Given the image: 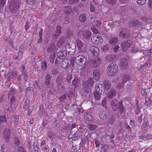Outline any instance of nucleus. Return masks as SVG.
Returning <instances> with one entry per match:
<instances>
[{"label": "nucleus", "mask_w": 152, "mask_h": 152, "mask_svg": "<svg viewBox=\"0 0 152 152\" xmlns=\"http://www.w3.org/2000/svg\"><path fill=\"white\" fill-rule=\"evenodd\" d=\"M66 79L69 83L71 82V80L72 78V74L70 73H67Z\"/></svg>", "instance_id": "ea45409f"}, {"label": "nucleus", "mask_w": 152, "mask_h": 152, "mask_svg": "<svg viewBox=\"0 0 152 152\" xmlns=\"http://www.w3.org/2000/svg\"><path fill=\"white\" fill-rule=\"evenodd\" d=\"M118 41V38L115 37H111L109 41V43L111 45H114L116 44Z\"/></svg>", "instance_id": "bb28decb"}, {"label": "nucleus", "mask_w": 152, "mask_h": 152, "mask_svg": "<svg viewBox=\"0 0 152 152\" xmlns=\"http://www.w3.org/2000/svg\"><path fill=\"white\" fill-rule=\"evenodd\" d=\"M140 111L139 109L138 103H137V106L136 107L134 110L135 113L136 115H138L139 114Z\"/></svg>", "instance_id": "680f3d73"}, {"label": "nucleus", "mask_w": 152, "mask_h": 152, "mask_svg": "<svg viewBox=\"0 0 152 152\" xmlns=\"http://www.w3.org/2000/svg\"><path fill=\"white\" fill-rule=\"evenodd\" d=\"M23 81H24V83H26L28 80V75L26 71L23 72L22 73Z\"/></svg>", "instance_id": "c756f323"}, {"label": "nucleus", "mask_w": 152, "mask_h": 152, "mask_svg": "<svg viewBox=\"0 0 152 152\" xmlns=\"http://www.w3.org/2000/svg\"><path fill=\"white\" fill-rule=\"evenodd\" d=\"M6 0H0V7H3L6 4Z\"/></svg>", "instance_id": "bf43d9fd"}, {"label": "nucleus", "mask_w": 152, "mask_h": 152, "mask_svg": "<svg viewBox=\"0 0 152 152\" xmlns=\"http://www.w3.org/2000/svg\"><path fill=\"white\" fill-rule=\"evenodd\" d=\"M6 69L5 66L0 63V77L4 75V76L7 78L8 81H10L11 79L14 77H16L17 73L15 72H11L10 69Z\"/></svg>", "instance_id": "f257e3e1"}, {"label": "nucleus", "mask_w": 152, "mask_h": 152, "mask_svg": "<svg viewBox=\"0 0 152 152\" xmlns=\"http://www.w3.org/2000/svg\"><path fill=\"white\" fill-rule=\"evenodd\" d=\"M70 63L71 61L69 59H64L61 62V67L64 69L67 68L69 67Z\"/></svg>", "instance_id": "ddd939ff"}, {"label": "nucleus", "mask_w": 152, "mask_h": 152, "mask_svg": "<svg viewBox=\"0 0 152 152\" xmlns=\"http://www.w3.org/2000/svg\"><path fill=\"white\" fill-rule=\"evenodd\" d=\"M78 34H82L83 37L86 39L90 38L91 35V32L88 30H86L84 31H79Z\"/></svg>", "instance_id": "f8f14e48"}, {"label": "nucleus", "mask_w": 152, "mask_h": 152, "mask_svg": "<svg viewBox=\"0 0 152 152\" xmlns=\"http://www.w3.org/2000/svg\"><path fill=\"white\" fill-rule=\"evenodd\" d=\"M132 43V42L130 40H127L126 41L122 42L121 44V46L122 50L124 51H127Z\"/></svg>", "instance_id": "9d476101"}, {"label": "nucleus", "mask_w": 152, "mask_h": 152, "mask_svg": "<svg viewBox=\"0 0 152 152\" xmlns=\"http://www.w3.org/2000/svg\"><path fill=\"white\" fill-rule=\"evenodd\" d=\"M134 93V89H133L131 87L129 86L127 88V94L128 95L132 96Z\"/></svg>", "instance_id": "e433bc0d"}, {"label": "nucleus", "mask_w": 152, "mask_h": 152, "mask_svg": "<svg viewBox=\"0 0 152 152\" xmlns=\"http://www.w3.org/2000/svg\"><path fill=\"white\" fill-rule=\"evenodd\" d=\"M125 83H123V82H122L121 83H119V84H118L117 87V88L118 89H121V88H124V84Z\"/></svg>", "instance_id": "338daca9"}, {"label": "nucleus", "mask_w": 152, "mask_h": 152, "mask_svg": "<svg viewBox=\"0 0 152 152\" xmlns=\"http://www.w3.org/2000/svg\"><path fill=\"white\" fill-rule=\"evenodd\" d=\"M18 152H26L23 148L21 146L19 147L18 149Z\"/></svg>", "instance_id": "774afa93"}, {"label": "nucleus", "mask_w": 152, "mask_h": 152, "mask_svg": "<svg viewBox=\"0 0 152 152\" xmlns=\"http://www.w3.org/2000/svg\"><path fill=\"white\" fill-rule=\"evenodd\" d=\"M101 149L103 152H106L108 149L107 146L105 145H102Z\"/></svg>", "instance_id": "69168bd1"}, {"label": "nucleus", "mask_w": 152, "mask_h": 152, "mask_svg": "<svg viewBox=\"0 0 152 152\" xmlns=\"http://www.w3.org/2000/svg\"><path fill=\"white\" fill-rule=\"evenodd\" d=\"M107 2L110 5H113L116 4V0H106Z\"/></svg>", "instance_id": "6e6d98bb"}, {"label": "nucleus", "mask_w": 152, "mask_h": 152, "mask_svg": "<svg viewBox=\"0 0 152 152\" xmlns=\"http://www.w3.org/2000/svg\"><path fill=\"white\" fill-rule=\"evenodd\" d=\"M130 36V31L127 28H123L121 29L119 36L123 38L126 39Z\"/></svg>", "instance_id": "6e6552de"}, {"label": "nucleus", "mask_w": 152, "mask_h": 152, "mask_svg": "<svg viewBox=\"0 0 152 152\" xmlns=\"http://www.w3.org/2000/svg\"><path fill=\"white\" fill-rule=\"evenodd\" d=\"M79 20L81 22H84L86 20V18L84 13L81 14L79 17Z\"/></svg>", "instance_id": "4c0bfd02"}, {"label": "nucleus", "mask_w": 152, "mask_h": 152, "mask_svg": "<svg viewBox=\"0 0 152 152\" xmlns=\"http://www.w3.org/2000/svg\"><path fill=\"white\" fill-rule=\"evenodd\" d=\"M110 103L114 111H115L119 109V112L121 114L123 113L125 108L123 106L122 101H120L118 102L117 100L113 99L110 101Z\"/></svg>", "instance_id": "f03ea898"}, {"label": "nucleus", "mask_w": 152, "mask_h": 152, "mask_svg": "<svg viewBox=\"0 0 152 152\" xmlns=\"http://www.w3.org/2000/svg\"><path fill=\"white\" fill-rule=\"evenodd\" d=\"M79 0H69V3L71 5H75L77 3Z\"/></svg>", "instance_id": "09e8293b"}, {"label": "nucleus", "mask_w": 152, "mask_h": 152, "mask_svg": "<svg viewBox=\"0 0 152 152\" xmlns=\"http://www.w3.org/2000/svg\"><path fill=\"white\" fill-rule=\"evenodd\" d=\"M130 79V77L126 75H124L122 77V81L124 83L127 81L129 80Z\"/></svg>", "instance_id": "37998d69"}, {"label": "nucleus", "mask_w": 152, "mask_h": 152, "mask_svg": "<svg viewBox=\"0 0 152 152\" xmlns=\"http://www.w3.org/2000/svg\"><path fill=\"white\" fill-rule=\"evenodd\" d=\"M56 48V46L54 45H51L47 49V51L49 53L53 51Z\"/></svg>", "instance_id": "79ce46f5"}, {"label": "nucleus", "mask_w": 152, "mask_h": 152, "mask_svg": "<svg viewBox=\"0 0 152 152\" xmlns=\"http://www.w3.org/2000/svg\"><path fill=\"white\" fill-rule=\"evenodd\" d=\"M63 77L62 76H58L57 78L56 82L57 85L60 86L61 85L63 82Z\"/></svg>", "instance_id": "7c9ffc66"}, {"label": "nucleus", "mask_w": 152, "mask_h": 152, "mask_svg": "<svg viewBox=\"0 0 152 152\" xmlns=\"http://www.w3.org/2000/svg\"><path fill=\"white\" fill-rule=\"evenodd\" d=\"M72 84L75 88L78 86L80 84V80L77 77H75L72 82Z\"/></svg>", "instance_id": "a878e982"}, {"label": "nucleus", "mask_w": 152, "mask_h": 152, "mask_svg": "<svg viewBox=\"0 0 152 152\" xmlns=\"http://www.w3.org/2000/svg\"><path fill=\"white\" fill-rule=\"evenodd\" d=\"M116 93L114 89H111L108 93L107 96L108 98L111 99L116 96Z\"/></svg>", "instance_id": "b1692460"}, {"label": "nucleus", "mask_w": 152, "mask_h": 152, "mask_svg": "<svg viewBox=\"0 0 152 152\" xmlns=\"http://www.w3.org/2000/svg\"><path fill=\"white\" fill-rule=\"evenodd\" d=\"M88 127L90 131H93L97 127V126L96 125L90 124L88 125Z\"/></svg>", "instance_id": "c03bdc74"}, {"label": "nucleus", "mask_w": 152, "mask_h": 152, "mask_svg": "<svg viewBox=\"0 0 152 152\" xmlns=\"http://www.w3.org/2000/svg\"><path fill=\"white\" fill-rule=\"evenodd\" d=\"M118 65L114 63H111L107 66V73L109 76H112L115 75L118 70Z\"/></svg>", "instance_id": "39448f33"}, {"label": "nucleus", "mask_w": 152, "mask_h": 152, "mask_svg": "<svg viewBox=\"0 0 152 152\" xmlns=\"http://www.w3.org/2000/svg\"><path fill=\"white\" fill-rule=\"evenodd\" d=\"M103 93H100V92L95 91L94 93L95 99L96 100H99L101 98V94Z\"/></svg>", "instance_id": "2f4dec72"}, {"label": "nucleus", "mask_w": 152, "mask_h": 152, "mask_svg": "<svg viewBox=\"0 0 152 152\" xmlns=\"http://www.w3.org/2000/svg\"><path fill=\"white\" fill-rule=\"evenodd\" d=\"M95 11V8L94 6L91 4L90 5V11L91 12H94Z\"/></svg>", "instance_id": "0e129e2a"}, {"label": "nucleus", "mask_w": 152, "mask_h": 152, "mask_svg": "<svg viewBox=\"0 0 152 152\" xmlns=\"http://www.w3.org/2000/svg\"><path fill=\"white\" fill-rule=\"evenodd\" d=\"M66 99V95L65 94H63L62 96L60 98V101L61 102H64L65 99Z\"/></svg>", "instance_id": "4d7b16f0"}, {"label": "nucleus", "mask_w": 152, "mask_h": 152, "mask_svg": "<svg viewBox=\"0 0 152 152\" xmlns=\"http://www.w3.org/2000/svg\"><path fill=\"white\" fill-rule=\"evenodd\" d=\"M149 125V121L148 120H144V122L141 127L142 131H146L148 128Z\"/></svg>", "instance_id": "393cba45"}, {"label": "nucleus", "mask_w": 152, "mask_h": 152, "mask_svg": "<svg viewBox=\"0 0 152 152\" xmlns=\"http://www.w3.org/2000/svg\"><path fill=\"white\" fill-rule=\"evenodd\" d=\"M94 83V80L92 78H90L82 83V85L85 88H91Z\"/></svg>", "instance_id": "0eeeda50"}, {"label": "nucleus", "mask_w": 152, "mask_h": 152, "mask_svg": "<svg viewBox=\"0 0 152 152\" xmlns=\"http://www.w3.org/2000/svg\"><path fill=\"white\" fill-rule=\"evenodd\" d=\"M101 62V60L99 58L93 59L91 63V66L93 67H96L100 65Z\"/></svg>", "instance_id": "4468645a"}, {"label": "nucleus", "mask_w": 152, "mask_h": 152, "mask_svg": "<svg viewBox=\"0 0 152 152\" xmlns=\"http://www.w3.org/2000/svg\"><path fill=\"white\" fill-rule=\"evenodd\" d=\"M72 7L70 6H66L64 7V12L67 15H70L72 12Z\"/></svg>", "instance_id": "4be33fe9"}, {"label": "nucleus", "mask_w": 152, "mask_h": 152, "mask_svg": "<svg viewBox=\"0 0 152 152\" xmlns=\"http://www.w3.org/2000/svg\"><path fill=\"white\" fill-rule=\"evenodd\" d=\"M147 0H137V3L140 5L144 4L146 2Z\"/></svg>", "instance_id": "603ef678"}, {"label": "nucleus", "mask_w": 152, "mask_h": 152, "mask_svg": "<svg viewBox=\"0 0 152 152\" xmlns=\"http://www.w3.org/2000/svg\"><path fill=\"white\" fill-rule=\"evenodd\" d=\"M99 117L102 120H105L108 116V114L106 111L101 110L99 113Z\"/></svg>", "instance_id": "f3484780"}, {"label": "nucleus", "mask_w": 152, "mask_h": 152, "mask_svg": "<svg viewBox=\"0 0 152 152\" xmlns=\"http://www.w3.org/2000/svg\"><path fill=\"white\" fill-rule=\"evenodd\" d=\"M15 143L17 146H18L20 144V141L18 137H15Z\"/></svg>", "instance_id": "e2e57ef3"}, {"label": "nucleus", "mask_w": 152, "mask_h": 152, "mask_svg": "<svg viewBox=\"0 0 152 152\" xmlns=\"http://www.w3.org/2000/svg\"><path fill=\"white\" fill-rule=\"evenodd\" d=\"M151 100L150 99H148V100H145V105L148 106H150L151 105Z\"/></svg>", "instance_id": "052dcab7"}, {"label": "nucleus", "mask_w": 152, "mask_h": 152, "mask_svg": "<svg viewBox=\"0 0 152 152\" xmlns=\"http://www.w3.org/2000/svg\"><path fill=\"white\" fill-rule=\"evenodd\" d=\"M76 43L79 50H81L84 45L83 42L80 39H78L77 40Z\"/></svg>", "instance_id": "72a5a7b5"}, {"label": "nucleus", "mask_w": 152, "mask_h": 152, "mask_svg": "<svg viewBox=\"0 0 152 152\" xmlns=\"http://www.w3.org/2000/svg\"><path fill=\"white\" fill-rule=\"evenodd\" d=\"M102 105L104 108L107 107V98L105 97L102 102Z\"/></svg>", "instance_id": "8fccbe9b"}, {"label": "nucleus", "mask_w": 152, "mask_h": 152, "mask_svg": "<svg viewBox=\"0 0 152 152\" xmlns=\"http://www.w3.org/2000/svg\"><path fill=\"white\" fill-rule=\"evenodd\" d=\"M93 77L96 80H98L100 77V72L99 70L95 69L94 70L93 73Z\"/></svg>", "instance_id": "5701e85b"}, {"label": "nucleus", "mask_w": 152, "mask_h": 152, "mask_svg": "<svg viewBox=\"0 0 152 152\" xmlns=\"http://www.w3.org/2000/svg\"><path fill=\"white\" fill-rule=\"evenodd\" d=\"M51 80V77L49 74L47 75L45 77V84L48 86L49 85Z\"/></svg>", "instance_id": "f704fd0d"}, {"label": "nucleus", "mask_w": 152, "mask_h": 152, "mask_svg": "<svg viewBox=\"0 0 152 152\" xmlns=\"http://www.w3.org/2000/svg\"><path fill=\"white\" fill-rule=\"evenodd\" d=\"M35 0H26V3L27 4H30L31 5H34L35 4Z\"/></svg>", "instance_id": "864d4df0"}, {"label": "nucleus", "mask_w": 152, "mask_h": 152, "mask_svg": "<svg viewBox=\"0 0 152 152\" xmlns=\"http://www.w3.org/2000/svg\"><path fill=\"white\" fill-rule=\"evenodd\" d=\"M89 50L94 56H97L99 52V49L97 47L94 46H91Z\"/></svg>", "instance_id": "2eb2a0df"}, {"label": "nucleus", "mask_w": 152, "mask_h": 152, "mask_svg": "<svg viewBox=\"0 0 152 152\" xmlns=\"http://www.w3.org/2000/svg\"><path fill=\"white\" fill-rule=\"evenodd\" d=\"M11 130L9 129H6L3 132V137L7 142H9L10 138Z\"/></svg>", "instance_id": "9b49d317"}, {"label": "nucleus", "mask_w": 152, "mask_h": 152, "mask_svg": "<svg viewBox=\"0 0 152 152\" xmlns=\"http://www.w3.org/2000/svg\"><path fill=\"white\" fill-rule=\"evenodd\" d=\"M115 56L113 55H108L106 57V61L109 62H112L114 60Z\"/></svg>", "instance_id": "473e14b6"}, {"label": "nucleus", "mask_w": 152, "mask_h": 152, "mask_svg": "<svg viewBox=\"0 0 152 152\" xmlns=\"http://www.w3.org/2000/svg\"><path fill=\"white\" fill-rule=\"evenodd\" d=\"M109 48V45L107 44L102 47V49L104 52H106L108 50Z\"/></svg>", "instance_id": "5fc2aeb1"}, {"label": "nucleus", "mask_w": 152, "mask_h": 152, "mask_svg": "<svg viewBox=\"0 0 152 152\" xmlns=\"http://www.w3.org/2000/svg\"><path fill=\"white\" fill-rule=\"evenodd\" d=\"M149 91V89H145V90H142L141 93L142 95L144 97V98L146 99L147 97L149 95L148 91Z\"/></svg>", "instance_id": "c9c22d12"}, {"label": "nucleus", "mask_w": 152, "mask_h": 152, "mask_svg": "<svg viewBox=\"0 0 152 152\" xmlns=\"http://www.w3.org/2000/svg\"><path fill=\"white\" fill-rule=\"evenodd\" d=\"M82 133L81 131H77L74 134V136L77 138V139L79 138L82 136Z\"/></svg>", "instance_id": "a18cd8bd"}, {"label": "nucleus", "mask_w": 152, "mask_h": 152, "mask_svg": "<svg viewBox=\"0 0 152 152\" xmlns=\"http://www.w3.org/2000/svg\"><path fill=\"white\" fill-rule=\"evenodd\" d=\"M91 41L94 44L99 45L102 42L103 39L100 36L95 35L91 37Z\"/></svg>", "instance_id": "1a4fd4ad"}, {"label": "nucleus", "mask_w": 152, "mask_h": 152, "mask_svg": "<svg viewBox=\"0 0 152 152\" xmlns=\"http://www.w3.org/2000/svg\"><path fill=\"white\" fill-rule=\"evenodd\" d=\"M79 55L75 59V62L77 65L83 66L86 64L87 61L86 57V52H79Z\"/></svg>", "instance_id": "7ed1b4c3"}, {"label": "nucleus", "mask_w": 152, "mask_h": 152, "mask_svg": "<svg viewBox=\"0 0 152 152\" xmlns=\"http://www.w3.org/2000/svg\"><path fill=\"white\" fill-rule=\"evenodd\" d=\"M47 67V64L45 61L42 62L41 64V69L44 70L46 69Z\"/></svg>", "instance_id": "de8ad7c7"}, {"label": "nucleus", "mask_w": 152, "mask_h": 152, "mask_svg": "<svg viewBox=\"0 0 152 152\" xmlns=\"http://www.w3.org/2000/svg\"><path fill=\"white\" fill-rule=\"evenodd\" d=\"M95 91L100 92V93H104V89L102 84L100 83L97 84L95 86Z\"/></svg>", "instance_id": "dca6fc26"}, {"label": "nucleus", "mask_w": 152, "mask_h": 152, "mask_svg": "<svg viewBox=\"0 0 152 152\" xmlns=\"http://www.w3.org/2000/svg\"><path fill=\"white\" fill-rule=\"evenodd\" d=\"M65 38L64 37H61L58 42V46L60 47L61 45L65 42Z\"/></svg>", "instance_id": "58836bf2"}, {"label": "nucleus", "mask_w": 152, "mask_h": 152, "mask_svg": "<svg viewBox=\"0 0 152 152\" xmlns=\"http://www.w3.org/2000/svg\"><path fill=\"white\" fill-rule=\"evenodd\" d=\"M85 119L88 121L92 122L94 121V118L89 113L87 112L84 114Z\"/></svg>", "instance_id": "412c9836"}, {"label": "nucleus", "mask_w": 152, "mask_h": 152, "mask_svg": "<svg viewBox=\"0 0 152 152\" xmlns=\"http://www.w3.org/2000/svg\"><path fill=\"white\" fill-rule=\"evenodd\" d=\"M0 121L2 123L6 122V116L5 115L0 116Z\"/></svg>", "instance_id": "3c124183"}, {"label": "nucleus", "mask_w": 152, "mask_h": 152, "mask_svg": "<svg viewBox=\"0 0 152 152\" xmlns=\"http://www.w3.org/2000/svg\"><path fill=\"white\" fill-rule=\"evenodd\" d=\"M104 84L106 90H109L111 86L110 81L108 80H105L104 82Z\"/></svg>", "instance_id": "c85d7f7f"}, {"label": "nucleus", "mask_w": 152, "mask_h": 152, "mask_svg": "<svg viewBox=\"0 0 152 152\" xmlns=\"http://www.w3.org/2000/svg\"><path fill=\"white\" fill-rule=\"evenodd\" d=\"M13 120L14 121V125L15 127H18V123L19 122V116L18 115H14L13 116Z\"/></svg>", "instance_id": "cd10ccee"}, {"label": "nucleus", "mask_w": 152, "mask_h": 152, "mask_svg": "<svg viewBox=\"0 0 152 152\" xmlns=\"http://www.w3.org/2000/svg\"><path fill=\"white\" fill-rule=\"evenodd\" d=\"M20 7V4L19 0H14L10 1L9 5V9L12 13L16 14Z\"/></svg>", "instance_id": "20e7f679"}, {"label": "nucleus", "mask_w": 152, "mask_h": 152, "mask_svg": "<svg viewBox=\"0 0 152 152\" xmlns=\"http://www.w3.org/2000/svg\"><path fill=\"white\" fill-rule=\"evenodd\" d=\"M65 48L66 52L69 55H72L74 53L75 50V44L73 42H67L65 45Z\"/></svg>", "instance_id": "423d86ee"}, {"label": "nucleus", "mask_w": 152, "mask_h": 152, "mask_svg": "<svg viewBox=\"0 0 152 152\" xmlns=\"http://www.w3.org/2000/svg\"><path fill=\"white\" fill-rule=\"evenodd\" d=\"M121 66L124 69H126L128 65L127 60L126 58H121L120 60Z\"/></svg>", "instance_id": "6ab92c4d"}, {"label": "nucleus", "mask_w": 152, "mask_h": 152, "mask_svg": "<svg viewBox=\"0 0 152 152\" xmlns=\"http://www.w3.org/2000/svg\"><path fill=\"white\" fill-rule=\"evenodd\" d=\"M129 24L132 27H138L141 25V23L139 20H134L130 21Z\"/></svg>", "instance_id": "a211bd4d"}, {"label": "nucleus", "mask_w": 152, "mask_h": 152, "mask_svg": "<svg viewBox=\"0 0 152 152\" xmlns=\"http://www.w3.org/2000/svg\"><path fill=\"white\" fill-rule=\"evenodd\" d=\"M55 33L58 35H60L61 32V28L59 25H58L56 28V30L55 31Z\"/></svg>", "instance_id": "49530a36"}, {"label": "nucleus", "mask_w": 152, "mask_h": 152, "mask_svg": "<svg viewBox=\"0 0 152 152\" xmlns=\"http://www.w3.org/2000/svg\"><path fill=\"white\" fill-rule=\"evenodd\" d=\"M66 52L64 50H61L57 53V57L61 59H63L66 56Z\"/></svg>", "instance_id": "aec40b11"}, {"label": "nucleus", "mask_w": 152, "mask_h": 152, "mask_svg": "<svg viewBox=\"0 0 152 152\" xmlns=\"http://www.w3.org/2000/svg\"><path fill=\"white\" fill-rule=\"evenodd\" d=\"M15 99L13 95H12L11 97L10 100V104L12 105L14 104V102H15Z\"/></svg>", "instance_id": "13d9d810"}, {"label": "nucleus", "mask_w": 152, "mask_h": 152, "mask_svg": "<svg viewBox=\"0 0 152 152\" xmlns=\"http://www.w3.org/2000/svg\"><path fill=\"white\" fill-rule=\"evenodd\" d=\"M152 65V58H150L146 61L144 64L143 65L142 67L145 66L147 67L149 65L151 66Z\"/></svg>", "instance_id": "a19ab883"}]
</instances>
